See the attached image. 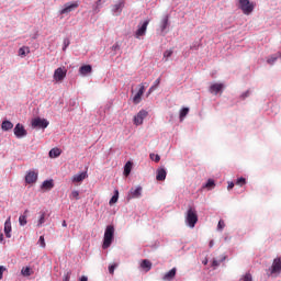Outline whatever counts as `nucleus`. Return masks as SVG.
I'll use <instances>...</instances> for the list:
<instances>
[{"instance_id":"obj_43","label":"nucleus","mask_w":281,"mask_h":281,"mask_svg":"<svg viewBox=\"0 0 281 281\" xmlns=\"http://www.w3.org/2000/svg\"><path fill=\"white\" fill-rule=\"evenodd\" d=\"M166 27H168V16H166V18L162 20V30H166Z\"/></svg>"},{"instance_id":"obj_25","label":"nucleus","mask_w":281,"mask_h":281,"mask_svg":"<svg viewBox=\"0 0 281 281\" xmlns=\"http://www.w3.org/2000/svg\"><path fill=\"white\" fill-rule=\"evenodd\" d=\"M60 148H53L49 150V157L50 159H56V157H60Z\"/></svg>"},{"instance_id":"obj_51","label":"nucleus","mask_w":281,"mask_h":281,"mask_svg":"<svg viewBox=\"0 0 281 281\" xmlns=\"http://www.w3.org/2000/svg\"><path fill=\"white\" fill-rule=\"evenodd\" d=\"M234 188V182H228L227 190H232Z\"/></svg>"},{"instance_id":"obj_34","label":"nucleus","mask_w":281,"mask_h":281,"mask_svg":"<svg viewBox=\"0 0 281 281\" xmlns=\"http://www.w3.org/2000/svg\"><path fill=\"white\" fill-rule=\"evenodd\" d=\"M21 273H22V276H24L26 278L32 276V272L30 271V267L23 268Z\"/></svg>"},{"instance_id":"obj_16","label":"nucleus","mask_w":281,"mask_h":281,"mask_svg":"<svg viewBox=\"0 0 281 281\" xmlns=\"http://www.w3.org/2000/svg\"><path fill=\"white\" fill-rule=\"evenodd\" d=\"M42 190H44L45 192H49V190H53L54 188V180H45L42 186H41Z\"/></svg>"},{"instance_id":"obj_14","label":"nucleus","mask_w":281,"mask_h":281,"mask_svg":"<svg viewBox=\"0 0 281 281\" xmlns=\"http://www.w3.org/2000/svg\"><path fill=\"white\" fill-rule=\"evenodd\" d=\"M168 172H166L165 168H158L156 171V181H166Z\"/></svg>"},{"instance_id":"obj_53","label":"nucleus","mask_w":281,"mask_h":281,"mask_svg":"<svg viewBox=\"0 0 281 281\" xmlns=\"http://www.w3.org/2000/svg\"><path fill=\"white\" fill-rule=\"evenodd\" d=\"M61 225L63 227H67V221H63Z\"/></svg>"},{"instance_id":"obj_4","label":"nucleus","mask_w":281,"mask_h":281,"mask_svg":"<svg viewBox=\"0 0 281 281\" xmlns=\"http://www.w3.org/2000/svg\"><path fill=\"white\" fill-rule=\"evenodd\" d=\"M148 117V111L140 110L135 116H134V124L135 126H142L144 124V120Z\"/></svg>"},{"instance_id":"obj_5","label":"nucleus","mask_w":281,"mask_h":281,"mask_svg":"<svg viewBox=\"0 0 281 281\" xmlns=\"http://www.w3.org/2000/svg\"><path fill=\"white\" fill-rule=\"evenodd\" d=\"M239 8L245 14L254 12V4L249 0H239Z\"/></svg>"},{"instance_id":"obj_36","label":"nucleus","mask_w":281,"mask_h":281,"mask_svg":"<svg viewBox=\"0 0 281 281\" xmlns=\"http://www.w3.org/2000/svg\"><path fill=\"white\" fill-rule=\"evenodd\" d=\"M70 199H75V201H78L80 199V192L72 191L70 194Z\"/></svg>"},{"instance_id":"obj_52","label":"nucleus","mask_w":281,"mask_h":281,"mask_svg":"<svg viewBox=\"0 0 281 281\" xmlns=\"http://www.w3.org/2000/svg\"><path fill=\"white\" fill-rule=\"evenodd\" d=\"M79 281H89V278H87V276H82Z\"/></svg>"},{"instance_id":"obj_22","label":"nucleus","mask_w":281,"mask_h":281,"mask_svg":"<svg viewBox=\"0 0 281 281\" xmlns=\"http://www.w3.org/2000/svg\"><path fill=\"white\" fill-rule=\"evenodd\" d=\"M175 276H177V268H172L171 270H169L165 276H164V280H172L175 278Z\"/></svg>"},{"instance_id":"obj_12","label":"nucleus","mask_w":281,"mask_h":281,"mask_svg":"<svg viewBox=\"0 0 281 281\" xmlns=\"http://www.w3.org/2000/svg\"><path fill=\"white\" fill-rule=\"evenodd\" d=\"M25 181L29 184L36 183V181H38V172L29 171L25 176Z\"/></svg>"},{"instance_id":"obj_33","label":"nucleus","mask_w":281,"mask_h":281,"mask_svg":"<svg viewBox=\"0 0 281 281\" xmlns=\"http://www.w3.org/2000/svg\"><path fill=\"white\" fill-rule=\"evenodd\" d=\"M216 183H214V180L210 179L207 180L205 188H207L209 190H212V188H215Z\"/></svg>"},{"instance_id":"obj_41","label":"nucleus","mask_w":281,"mask_h":281,"mask_svg":"<svg viewBox=\"0 0 281 281\" xmlns=\"http://www.w3.org/2000/svg\"><path fill=\"white\" fill-rule=\"evenodd\" d=\"M276 60H278V57H270L267 59L268 65H273V63H276Z\"/></svg>"},{"instance_id":"obj_8","label":"nucleus","mask_w":281,"mask_h":281,"mask_svg":"<svg viewBox=\"0 0 281 281\" xmlns=\"http://www.w3.org/2000/svg\"><path fill=\"white\" fill-rule=\"evenodd\" d=\"M223 89H225V85L212 83L209 88V91L210 93H213V95H218V93H223Z\"/></svg>"},{"instance_id":"obj_3","label":"nucleus","mask_w":281,"mask_h":281,"mask_svg":"<svg viewBox=\"0 0 281 281\" xmlns=\"http://www.w3.org/2000/svg\"><path fill=\"white\" fill-rule=\"evenodd\" d=\"M78 8H80V1L67 2L64 9L60 10V14H69V12H74Z\"/></svg>"},{"instance_id":"obj_23","label":"nucleus","mask_w":281,"mask_h":281,"mask_svg":"<svg viewBox=\"0 0 281 281\" xmlns=\"http://www.w3.org/2000/svg\"><path fill=\"white\" fill-rule=\"evenodd\" d=\"M1 128L2 131H12V128H14V124H12V122L10 121H3L1 124Z\"/></svg>"},{"instance_id":"obj_2","label":"nucleus","mask_w":281,"mask_h":281,"mask_svg":"<svg viewBox=\"0 0 281 281\" xmlns=\"http://www.w3.org/2000/svg\"><path fill=\"white\" fill-rule=\"evenodd\" d=\"M186 223L191 228H193L196 225V223H199V215L196 214V209L192 206L188 209L187 215H186Z\"/></svg>"},{"instance_id":"obj_40","label":"nucleus","mask_w":281,"mask_h":281,"mask_svg":"<svg viewBox=\"0 0 281 281\" xmlns=\"http://www.w3.org/2000/svg\"><path fill=\"white\" fill-rule=\"evenodd\" d=\"M117 267V265H112L109 267V273H111V276H113V273H115V268Z\"/></svg>"},{"instance_id":"obj_55","label":"nucleus","mask_w":281,"mask_h":281,"mask_svg":"<svg viewBox=\"0 0 281 281\" xmlns=\"http://www.w3.org/2000/svg\"><path fill=\"white\" fill-rule=\"evenodd\" d=\"M210 247H214V241L213 240L210 241Z\"/></svg>"},{"instance_id":"obj_39","label":"nucleus","mask_w":281,"mask_h":281,"mask_svg":"<svg viewBox=\"0 0 281 281\" xmlns=\"http://www.w3.org/2000/svg\"><path fill=\"white\" fill-rule=\"evenodd\" d=\"M38 243H40L41 247L45 248L46 247L45 236H41Z\"/></svg>"},{"instance_id":"obj_42","label":"nucleus","mask_w":281,"mask_h":281,"mask_svg":"<svg viewBox=\"0 0 281 281\" xmlns=\"http://www.w3.org/2000/svg\"><path fill=\"white\" fill-rule=\"evenodd\" d=\"M243 281H252L251 274L250 273H246L243 278Z\"/></svg>"},{"instance_id":"obj_24","label":"nucleus","mask_w":281,"mask_h":281,"mask_svg":"<svg viewBox=\"0 0 281 281\" xmlns=\"http://www.w3.org/2000/svg\"><path fill=\"white\" fill-rule=\"evenodd\" d=\"M142 269H145L146 271H150V269H153V262H150V260L145 259L142 261L140 263Z\"/></svg>"},{"instance_id":"obj_32","label":"nucleus","mask_w":281,"mask_h":281,"mask_svg":"<svg viewBox=\"0 0 281 281\" xmlns=\"http://www.w3.org/2000/svg\"><path fill=\"white\" fill-rule=\"evenodd\" d=\"M173 50L172 49H168L164 52V58L166 61H168V59L170 58V56H172Z\"/></svg>"},{"instance_id":"obj_21","label":"nucleus","mask_w":281,"mask_h":281,"mask_svg":"<svg viewBox=\"0 0 281 281\" xmlns=\"http://www.w3.org/2000/svg\"><path fill=\"white\" fill-rule=\"evenodd\" d=\"M85 179H87V172H81L72 177V182L80 183L81 181H85Z\"/></svg>"},{"instance_id":"obj_45","label":"nucleus","mask_w":281,"mask_h":281,"mask_svg":"<svg viewBox=\"0 0 281 281\" xmlns=\"http://www.w3.org/2000/svg\"><path fill=\"white\" fill-rule=\"evenodd\" d=\"M71 279V271H68L65 276H64V281H69Z\"/></svg>"},{"instance_id":"obj_15","label":"nucleus","mask_w":281,"mask_h":281,"mask_svg":"<svg viewBox=\"0 0 281 281\" xmlns=\"http://www.w3.org/2000/svg\"><path fill=\"white\" fill-rule=\"evenodd\" d=\"M281 271V258H276L271 266V273H280Z\"/></svg>"},{"instance_id":"obj_11","label":"nucleus","mask_w":281,"mask_h":281,"mask_svg":"<svg viewBox=\"0 0 281 281\" xmlns=\"http://www.w3.org/2000/svg\"><path fill=\"white\" fill-rule=\"evenodd\" d=\"M145 91H146V87L144 86V83H140L139 90L137 91V93L133 98V103L134 104H139V102H142V95H144Z\"/></svg>"},{"instance_id":"obj_7","label":"nucleus","mask_w":281,"mask_h":281,"mask_svg":"<svg viewBox=\"0 0 281 281\" xmlns=\"http://www.w3.org/2000/svg\"><path fill=\"white\" fill-rule=\"evenodd\" d=\"M150 20H145L135 32V38H142V36H146V30H148V24Z\"/></svg>"},{"instance_id":"obj_26","label":"nucleus","mask_w":281,"mask_h":281,"mask_svg":"<svg viewBox=\"0 0 281 281\" xmlns=\"http://www.w3.org/2000/svg\"><path fill=\"white\" fill-rule=\"evenodd\" d=\"M133 170V162L132 161H127L124 166V176L128 177V175H131V171Z\"/></svg>"},{"instance_id":"obj_50","label":"nucleus","mask_w":281,"mask_h":281,"mask_svg":"<svg viewBox=\"0 0 281 281\" xmlns=\"http://www.w3.org/2000/svg\"><path fill=\"white\" fill-rule=\"evenodd\" d=\"M3 279V266H0V280Z\"/></svg>"},{"instance_id":"obj_54","label":"nucleus","mask_w":281,"mask_h":281,"mask_svg":"<svg viewBox=\"0 0 281 281\" xmlns=\"http://www.w3.org/2000/svg\"><path fill=\"white\" fill-rule=\"evenodd\" d=\"M2 240H3V235L2 233H0V243H2Z\"/></svg>"},{"instance_id":"obj_30","label":"nucleus","mask_w":281,"mask_h":281,"mask_svg":"<svg viewBox=\"0 0 281 281\" xmlns=\"http://www.w3.org/2000/svg\"><path fill=\"white\" fill-rule=\"evenodd\" d=\"M117 199H120V192L116 190L115 191V193H114V195L111 198V200H110V205H113V204H115V202L117 201Z\"/></svg>"},{"instance_id":"obj_35","label":"nucleus","mask_w":281,"mask_h":281,"mask_svg":"<svg viewBox=\"0 0 281 281\" xmlns=\"http://www.w3.org/2000/svg\"><path fill=\"white\" fill-rule=\"evenodd\" d=\"M245 183H247V180L245 178H238L236 181V186H239L240 188H243Z\"/></svg>"},{"instance_id":"obj_29","label":"nucleus","mask_w":281,"mask_h":281,"mask_svg":"<svg viewBox=\"0 0 281 281\" xmlns=\"http://www.w3.org/2000/svg\"><path fill=\"white\" fill-rule=\"evenodd\" d=\"M149 159H151V161H155L156 164H159V161H161V157L158 154H150Z\"/></svg>"},{"instance_id":"obj_49","label":"nucleus","mask_w":281,"mask_h":281,"mask_svg":"<svg viewBox=\"0 0 281 281\" xmlns=\"http://www.w3.org/2000/svg\"><path fill=\"white\" fill-rule=\"evenodd\" d=\"M155 89H157V88H155V86H151L147 92V95H150V93H153V91H155Z\"/></svg>"},{"instance_id":"obj_56","label":"nucleus","mask_w":281,"mask_h":281,"mask_svg":"<svg viewBox=\"0 0 281 281\" xmlns=\"http://www.w3.org/2000/svg\"><path fill=\"white\" fill-rule=\"evenodd\" d=\"M280 58H281V54H279Z\"/></svg>"},{"instance_id":"obj_46","label":"nucleus","mask_w":281,"mask_h":281,"mask_svg":"<svg viewBox=\"0 0 281 281\" xmlns=\"http://www.w3.org/2000/svg\"><path fill=\"white\" fill-rule=\"evenodd\" d=\"M69 44H70L69 38H65L64 40V47H63L64 52H65V49H67Z\"/></svg>"},{"instance_id":"obj_18","label":"nucleus","mask_w":281,"mask_h":281,"mask_svg":"<svg viewBox=\"0 0 281 281\" xmlns=\"http://www.w3.org/2000/svg\"><path fill=\"white\" fill-rule=\"evenodd\" d=\"M142 196V187H137L135 190L131 189L128 199H139Z\"/></svg>"},{"instance_id":"obj_27","label":"nucleus","mask_w":281,"mask_h":281,"mask_svg":"<svg viewBox=\"0 0 281 281\" xmlns=\"http://www.w3.org/2000/svg\"><path fill=\"white\" fill-rule=\"evenodd\" d=\"M190 113V108H182L180 110V120L183 121V119L186 117V115H188Z\"/></svg>"},{"instance_id":"obj_28","label":"nucleus","mask_w":281,"mask_h":281,"mask_svg":"<svg viewBox=\"0 0 281 281\" xmlns=\"http://www.w3.org/2000/svg\"><path fill=\"white\" fill-rule=\"evenodd\" d=\"M45 223V212H40V220L37 222V227H41Z\"/></svg>"},{"instance_id":"obj_9","label":"nucleus","mask_w":281,"mask_h":281,"mask_svg":"<svg viewBox=\"0 0 281 281\" xmlns=\"http://www.w3.org/2000/svg\"><path fill=\"white\" fill-rule=\"evenodd\" d=\"M13 131H14L15 137H18L19 139L27 135V131H25V127L21 123H18Z\"/></svg>"},{"instance_id":"obj_31","label":"nucleus","mask_w":281,"mask_h":281,"mask_svg":"<svg viewBox=\"0 0 281 281\" xmlns=\"http://www.w3.org/2000/svg\"><path fill=\"white\" fill-rule=\"evenodd\" d=\"M27 54H30V48L27 47H21L19 49V56H26Z\"/></svg>"},{"instance_id":"obj_13","label":"nucleus","mask_w":281,"mask_h":281,"mask_svg":"<svg viewBox=\"0 0 281 281\" xmlns=\"http://www.w3.org/2000/svg\"><path fill=\"white\" fill-rule=\"evenodd\" d=\"M4 234L7 238H12V221L11 217H8L4 222Z\"/></svg>"},{"instance_id":"obj_20","label":"nucleus","mask_w":281,"mask_h":281,"mask_svg":"<svg viewBox=\"0 0 281 281\" xmlns=\"http://www.w3.org/2000/svg\"><path fill=\"white\" fill-rule=\"evenodd\" d=\"M27 214H30V210H25L23 215H20L19 223L22 227H25L27 225Z\"/></svg>"},{"instance_id":"obj_19","label":"nucleus","mask_w":281,"mask_h":281,"mask_svg":"<svg viewBox=\"0 0 281 281\" xmlns=\"http://www.w3.org/2000/svg\"><path fill=\"white\" fill-rule=\"evenodd\" d=\"M124 8V0H120L116 4H114L113 7V12L114 14H116V16L119 14H122V10Z\"/></svg>"},{"instance_id":"obj_17","label":"nucleus","mask_w":281,"mask_h":281,"mask_svg":"<svg viewBox=\"0 0 281 281\" xmlns=\"http://www.w3.org/2000/svg\"><path fill=\"white\" fill-rule=\"evenodd\" d=\"M93 71V68L91 65H83L79 68L80 76H88V74H91Z\"/></svg>"},{"instance_id":"obj_6","label":"nucleus","mask_w":281,"mask_h":281,"mask_svg":"<svg viewBox=\"0 0 281 281\" xmlns=\"http://www.w3.org/2000/svg\"><path fill=\"white\" fill-rule=\"evenodd\" d=\"M67 78V69L65 67H59L54 72V80L56 82H63Z\"/></svg>"},{"instance_id":"obj_1","label":"nucleus","mask_w":281,"mask_h":281,"mask_svg":"<svg viewBox=\"0 0 281 281\" xmlns=\"http://www.w3.org/2000/svg\"><path fill=\"white\" fill-rule=\"evenodd\" d=\"M114 236H115V227H113V225L106 226L104 232V237H103V245H102L103 249H109V247H111V245L113 244Z\"/></svg>"},{"instance_id":"obj_47","label":"nucleus","mask_w":281,"mask_h":281,"mask_svg":"<svg viewBox=\"0 0 281 281\" xmlns=\"http://www.w3.org/2000/svg\"><path fill=\"white\" fill-rule=\"evenodd\" d=\"M112 49H113V52H117V49H120V43H115V44L112 46Z\"/></svg>"},{"instance_id":"obj_38","label":"nucleus","mask_w":281,"mask_h":281,"mask_svg":"<svg viewBox=\"0 0 281 281\" xmlns=\"http://www.w3.org/2000/svg\"><path fill=\"white\" fill-rule=\"evenodd\" d=\"M225 260V257H223L220 261L214 259L213 262H212V266L213 267H218L221 265V262H224Z\"/></svg>"},{"instance_id":"obj_37","label":"nucleus","mask_w":281,"mask_h":281,"mask_svg":"<svg viewBox=\"0 0 281 281\" xmlns=\"http://www.w3.org/2000/svg\"><path fill=\"white\" fill-rule=\"evenodd\" d=\"M217 229L218 232H223V229H225V222L223 220L218 222Z\"/></svg>"},{"instance_id":"obj_10","label":"nucleus","mask_w":281,"mask_h":281,"mask_svg":"<svg viewBox=\"0 0 281 281\" xmlns=\"http://www.w3.org/2000/svg\"><path fill=\"white\" fill-rule=\"evenodd\" d=\"M32 126L35 128H47V126H49V122L45 119H35L32 121Z\"/></svg>"},{"instance_id":"obj_48","label":"nucleus","mask_w":281,"mask_h":281,"mask_svg":"<svg viewBox=\"0 0 281 281\" xmlns=\"http://www.w3.org/2000/svg\"><path fill=\"white\" fill-rule=\"evenodd\" d=\"M249 90H247L246 92H244L243 94H241V100H245V98H249Z\"/></svg>"},{"instance_id":"obj_44","label":"nucleus","mask_w":281,"mask_h":281,"mask_svg":"<svg viewBox=\"0 0 281 281\" xmlns=\"http://www.w3.org/2000/svg\"><path fill=\"white\" fill-rule=\"evenodd\" d=\"M159 85H161V78L156 79L153 87H155V89H157L159 87Z\"/></svg>"}]
</instances>
